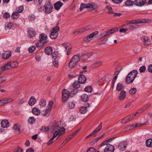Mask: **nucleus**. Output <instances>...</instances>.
<instances>
[{
	"label": "nucleus",
	"instance_id": "obj_49",
	"mask_svg": "<svg viewBox=\"0 0 152 152\" xmlns=\"http://www.w3.org/2000/svg\"><path fill=\"white\" fill-rule=\"evenodd\" d=\"M146 68L145 65L141 66L139 69V71L140 73L144 72L146 70Z\"/></svg>",
	"mask_w": 152,
	"mask_h": 152
},
{
	"label": "nucleus",
	"instance_id": "obj_62",
	"mask_svg": "<svg viewBox=\"0 0 152 152\" xmlns=\"http://www.w3.org/2000/svg\"><path fill=\"white\" fill-rule=\"evenodd\" d=\"M53 64L54 66L56 67H57L58 66V61H53Z\"/></svg>",
	"mask_w": 152,
	"mask_h": 152
},
{
	"label": "nucleus",
	"instance_id": "obj_20",
	"mask_svg": "<svg viewBox=\"0 0 152 152\" xmlns=\"http://www.w3.org/2000/svg\"><path fill=\"white\" fill-rule=\"evenodd\" d=\"M11 56V53L7 52L3 53L1 56L2 58L4 59H7Z\"/></svg>",
	"mask_w": 152,
	"mask_h": 152
},
{
	"label": "nucleus",
	"instance_id": "obj_34",
	"mask_svg": "<svg viewBox=\"0 0 152 152\" xmlns=\"http://www.w3.org/2000/svg\"><path fill=\"white\" fill-rule=\"evenodd\" d=\"M80 54L78 53L72 57V59H74L77 63L80 60Z\"/></svg>",
	"mask_w": 152,
	"mask_h": 152
},
{
	"label": "nucleus",
	"instance_id": "obj_31",
	"mask_svg": "<svg viewBox=\"0 0 152 152\" xmlns=\"http://www.w3.org/2000/svg\"><path fill=\"white\" fill-rule=\"evenodd\" d=\"M33 113L35 115H39L40 113V111L39 109L36 107L34 108L32 110Z\"/></svg>",
	"mask_w": 152,
	"mask_h": 152
},
{
	"label": "nucleus",
	"instance_id": "obj_8",
	"mask_svg": "<svg viewBox=\"0 0 152 152\" xmlns=\"http://www.w3.org/2000/svg\"><path fill=\"white\" fill-rule=\"evenodd\" d=\"M99 32L98 31H95L87 36L86 37L84 38L83 40L84 41H90L91 40L92 38L95 36Z\"/></svg>",
	"mask_w": 152,
	"mask_h": 152
},
{
	"label": "nucleus",
	"instance_id": "obj_32",
	"mask_svg": "<svg viewBox=\"0 0 152 152\" xmlns=\"http://www.w3.org/2000/svg\"><path fill=\"white\" fill-rule=\"evenodd\" d=\"M82 101L84 102H86L89 99L88 96L86 94H84L81 97Z\"/></svg>",
	"mask_w": 152,
	"mask_h": 152
},
{
	"label": "nucleus",
	"instance_id": "obj_14",
	"mask_svg": "<svg viewBox=\"0 0 152 152\" xmlns=\"http://www.w3.org/2000/svg\"><path fill=\"white\" fill-rule=\"evenodd\" d=\"M146 0H135L134 4L137 6H142L146 3Z\"/></svg>",
	"mask_w": 152,
	"mask_h": 152
},
{
	"label": "nucleus",
	"instance_id": "obj_38",
	"mask_svg": "<svg viewBox=\"0 0 152 152\" xmlns=\"http://www.w3.org/2000/svg\"><path fill=\"white\" fill-rule=\"evenodd\" d=\"M106 9L107 10V13L110 14H113L114 12L113 11L112 9L110 6H107L106 7Z\"/></svg>",
	"mask_w": 152,
	"mask_h": 152
},
{
	"label": "nucleus",
	"instance_id": "obj_4",
	"mask_svg": "<svg viewBox=\"0 0 152 152\" xmlns=\"http://www.w3.org/2000/svg\"><path fill=\"white\" fill-rule=\"evenodd\" d=\"M45 12L46 13H50L52 11L53 6L52 4L49 2L46 3L44 6Z\"/></svg>",
	"mask_w": 152,
	"mask_h": 152
},
{
	"label": "nucleus",
	"instance_id": "obj_1",
	"mask_svg": "<svg viewBox=\"0 0 152 152\" xmlns=\"http://www.w3.org/2000/svg\"><path fill=\"white\" fill-rule=\"evenodd\" d=\"M149 20L142 19L128 20L126 21V24L123 25V27H127L128 30H130L133 31L139 27L137 24L147 23L148 22Z\"/></svg>",
	"mask_w": 152,
	"mask_h": 152
},
{
	"label": "nucleus",
	"instance_id": "obj_11",
	"mask_svg": "<svg viewBox=\"0 0 152 152\" xmlns=\"http://www.w3.org/2000/svg\"><path fill=\"white\" fill-rule=\"evenodd\" d=\"M93 5L89 3L87 4L82 3L80 5V11H82L84 8L91 9L93 8Z\"/></svg>",
	"mask_w": 152,
	"mask_h": 152
},
{
	"label": "nucleus",
	"instance_id": "obj_18",
	"mask_svg": "<svg viewBox=\"0 0 152 152\" xmlns=\"http://www.w3.org/2000/svg\"><path fill=\"white\" fill-rule=\"evenodd\" d=\"M86 80V77L84 75H80L79 77L78 80L81 83H85Z\"/></svg>",
	"mask_w": 152,
	"mask_h": 152
},
{
	"label": "nucleus",
	"instance_id": "obj_22",
	"mask_svg": "<svg viewBox=\"0 0 152 152\" xmlns=\"http://www.w3.org/2000/svg\"><path fill=\"white\" fill-rule=\"evenodd\" d=\"M52 49L50 47H48L45 50V53L47 55H49L52 53Z\"/></svg>",
	"mask_w": 152,
	"mask_h": 152
},
{
	"label": "nucleus",
	"instance_id": "obj_21",
	"mask_svg": "<svg viewBox=\"0 0 152 152\" xmlns=\"http://www.w3.org/2000/svg\"><path fill=\"white\" fill-rule=\"evenodd\" d=\"M102 64V62L101 61H97L94 62L91 65V67L93 68L98 67Z\"/></svg>",
	"mask_w": 152,
	"mask_h": 152
},
{
	"label": "nucleus",
	"instance_id": "obj_9",
	"mask_svg": "<svg viewBox=\"0 0 152 152\" xmlns=\"http://www.w3.org/2000/svg\"><path fill=\"white\" fill-rule=\"evenodd\" d=\"M102 122H101L96 129L93 131L90 134L86 137V139H87L89 138L91 136L96 134L102 128Z\"/></svg>",
	"mask_w": 152,
	"mask_h": 152
},
{
	"label": "nucleus",
	"instance_id": "obj_25",
	"mask_svg": "<svg viewBox=\"0 0 152 152\" xmlns=\"http://www.w3.org/2000/svg\"><path fill=\"white\" fill-rule=\"evenodd\" d=\"M1 124V126L3 128L7 127L9 125V122L7 120H3Z\"/></svg>",
	"mask_w": 152,
	"mask_h": 152
},
{
	"label": "nucleus",
	"instance_id": "obj_52",
	"mask_svg": "<svg viewBox=\"0 0 152 152\" xmlns=\"http://www.w3.org/2000/svg\"><path fill=\"white\" fill-rule=\"evenodd\" d=\"M151 106V104H148L146 105L141 108V110H146L149 107Z\"/></svg>",
	"mask_w": 152,
	"mask_h": 152
},
{
	"label": "nucleus",
	"instance_id": "obj_5",
	"mask_svg": "<svg viewBox=\"0 0 152 152\" xmlns=\"http://www.w3.org/2000/svg\"><path fill=\"white\" fill-rule=\"evenodd\" d=\"M59 30V28L56 26L53 29V31L50 34V37L52 39H55L58 37V32Z\"/></svg>",
	"mask_w": 152,
	"mask_h": 152
},
{
	"label": "nucleus",
	"instance_id": "obj_47",
	"mask_svg": "<svg viewBox=\"0 0 152 152\" xmlns=\"http://www.w3.org/2000/svg\"><path fill=\"white\" fill-rule=\"evenodd\" d=\"M92 88L90 86H87L85 87V91L86 92H91L92 91Z\"/></svg>",
	"mask_w": 152,
	"mask_h": 152
},
{
	"label": "nucleus",
	"instance_id": "obj_16",
	"mask_svg": "<svg viewBox=\"0 0 152 152\" xmlns=\"http://www.w3.org/2000/svg\"><path fill=\"white\" fill-rule=\"evenodd\" d=\"M126 94V92L124 90H122L120 93L118 97V99L120 100H123L125 99Z\"/></svg>",
	"mask_w": 152,
	"mask_h": 152
},
{
	"label": "nucleus",
	"instance_id": "obj_54",
	"mask_svg": "<svg viewBox=\"0 0 152 152\" xmlns=\"http://www.w3.org/2000/svg\"><path fill=\"white\" fill-rule=\"evenodd\" d=\"M54 138L52 137L48 141L47 145H50L54 142Z\"/></svg>",
	"mask_w": 152,
	"mask_h": 152
},
{
	"label": "nucleus",
	"instance_id": "obj_10",
	"mask_svg": "<svg viewBox=\"0 0 152 152\" xmlns=\"http://www.w3.org/2000/svg\"><path fill=\"white\" fill-rule=\"evenodd\" d=\"M105 149L104 152H113L115 150L114 146L111 144L105 145Z\"/></svg>",
	"mask_w": 152,
	"mask_h": 152
},
{
	"label": "nucleus",
	"instance_id": "obj_60",
	"mask_svg": "<svg viewBox=\"0 0 152 152\" xmlns=\"http://www.w3.org/2000/svg\"><path fill=\"white\" fill-rule=\"evenodd\" d=\"M118 28H115L113 29H111L110 31H111V34L114 33L115 32H116L118 31Z\"/></svg>",
	"mask_w": 152,
	"mask_h": 152
},
{
	"label": "nucleus",
	"instance_id": "obj_44",
	"mask_svg": "<svg viewBox=\"0 0 152 152\" xmlns=\"http://www.w3.org/2000/svg\"><path fill=\"white\" fill-rule=\"evenodd\" d=\"M51 110L50 108H47L43 114L46 116H48L50 115V112Z\"/></svg>",
	"mask_w": 152,
	"mask_h": 152
},
{
	"label": "nucleus",
	"instance_id": "obj_17",
	"mask_svg": "<svg viewBox=\"0 0 152 152\" xmlns=\"http://www.w3.org/2000/svg\"><path fill=\"white\" fill-rule=\"evenodd\" d=\"M11 68L10 62H8L4 65L1 66L0 69L2 71H4Z\"/></svg>",
	"mask_w": 152,
	"mask_h": 152
},
{
	"label": "nucleus",
	"instance_id": "obj_55",
	"mask_svg": "<svg viewBox=\"0 0 152 152\" xmlns=\"http://www.w3.org/2000/svg\"><path fill=\"white\" fill-rule=\"evenodd\" d=\"M68 142L65 140L63 141L62 143L60 145L59 147V149H60L62 148Z\"/></svg>",
	"mask_w": 152,
	"mask_h": 152
},
{
	"label": "nucleus",
	"instance_id": "obj_2",
	"mask_svg": "<svg viewBox=\"0 0 152 152\" xmlns=\"http://www.w3.org/2000/svg\"><path fill=\"white\" fill-rule=\"evenodd\" d=\"M39 40L38 42L36 43V46L37 47H43L48 42L47 40V35L44 34H42L39 35Z\"/></svg>",
	"mask_w": 152,
	"mask_h": 152
},
{
	"label": "nucleus",
	"instance_id": "obj_33",
	"mask_svg": "<svg viewBox=\"0 0 152 152\" xmlns=\"http://www.w3.org/2000/svg\"><path fill=\"white\" fill-rule=\"evenodd\" d=\"M36 99L33 97H31L28 101L29 104L31 106L34 105L35 103Z\"/></svg>",
	"mask_w": 152,
	"mask_h": 152
},
{
	"label": "nucleus",
	"instance_id": "obj_50",
	"mask_svg": "<svg viewBox=\"0 0 152 152\" xmlns=\"http://www.w3.org/2000/svg\"><path fill=\"white\" fill-rule=\"evenodd\" d=\"M52 58L54 59H56L58 57V53L57 52H54L52 55Z\"/></svg>",
	"mask_w": 152,
	"mask_h": 152
},
{
	"label": "nucleus",
	"instance_id": "obj_43",
	"mask_svg": "<svg viewBox=\"0 0 152 152\" xmlns=\"http://www.w3.org/2000/svg\"><path fill=\"white\" fill-rule=\"evenodd\" d=\"M75 102L74 101L70 102L69 103L68 107L69 109L73 108L75 106Z\"/></svg>",
	"mask_w": 152,
	"mask_h": 152
},
{
	"label": "nucleus",
	"instance_id": "obj_37",
	"mask_svg": "<svg viewBox=\"0 0 152 152\" xmlns=\"http://www.w3.org/2000/svg\"><path fill=\"white\" fill-rule=\"evenodd\" d=\"M148 124H149V122L148 121H146L143 124H141L140 123H136L135 124V127H139L141 126H143L145 125H147Z\"/></svg>",
	"mask_w": 152,
	"mask_h": 152
},
{
	"label": "nucleus",
	"instance_id": "obj_46",
	"mask_svg": "<svg viewBox=\"0 0 152 152\" xmlns=\"http://www.w3.org/2000/svg\"><path fill=\"white\" fill-rule=\"evenodd\" d=\"M36 47L32 45L29 48L28 51L30 53H32L35 50Z\"/></svg>",
	"mask_w": 152,
	"mask_h": 152
},
{
	"label": "nucleus",
	"instance_id": "obj_64",
	"mask_svg": "<svg viewBox=\"0 0 152 152\" xmlns=\"http://www.w3.org/2000/svg\"><path fill=\"white\" fill-rule=\"evenodd\" d=\"M23 150L20 148L18 147L14 152H23Z\"/></svg>",
	"mask_w": 152,
	"mask_h": 152
},
{
	"label": "nucleus",
	"instance_id": "obj_57",
	"mask_svg": "<svg viewBox=\"0 0 152 152\" xmlns=\"http://www.w3.org/2000/svg\"><path fill=\"white\" fill-rule=\"evenodd\" d=\"M129 122V121L127 119V118H125L124 119L122 120L121 123L122 124H125Z\"/></svg>",
	"mask_w": 152,
	"mask_h": 152
},
{
	"label": "nucleus",
	"instance_id": "obj_59",
	"mask_svg": "<svg viewBox=\"0 0 152 152\" xmlns=\"http://www.w3.org/2000/svg\"><path fill=\"white\" fill-rule=\"evenodd\" d=\"M107 39L106 38H104L100 42V44L99 45H101L104 44L105 43L106 41H107Z\"/></svg>",
	"mask_w": 152,
	"mask_h": 152
},
{
	"label": "nucleus",
	"instance_id": "obj_61",
	"mask_svg": "<svg viewBox=\"0 0 152 152\" xmlns=\"http://www.w3.org/2000/svg\"><path fill=\"white\" fill-rule=\"evenodd\" d=\"M95 149L93 147L90 148L87 150V152H95Z\"/></svg>",
	"mask_w": 152,
	"mask_h": 152
},
{
	"label": "nucleus",
	"instance_id": "obj_58",
	"mask_svg": "<svg viewBox=\"0 0 152 152\" xmlns=\"http://www.w3.org/2000/svg\"><path fill=\"white\" fill-rule=\"evenodd\" d=\"M6 80V78L4 77H0V84L5 81Z\"/></svg>",
	"mask_w": 152,
	"mask_h": 152
},
{
	"label": "nucleus",
	"instance_id": "obj_48",
	"mask_svg": "<svg viewBox=\"0 0 152 152\" xmlns=\"http://www.w3.org/2000/svg\"><path fill=\"white\" fill-rule=\"evenodd\" d=\"M28 121L29 123L33 124L35 122L36 120L34 118L31 117L28 119Z\"/></svg>",
	"mask_w": 152,
	"mask_h": 152
},
{
	"label": "nucleus",
	"instance_id": "obj_41",
	"mask_svg": "<svg viewBox=\"0 0 152 152\" xmlns=\"http://www.w3.org/2000/svg\"><path fill=\"white\" fill-rule=\"evenodd\" d=\"M53 130L55 131V132L53 137V138H55L58 135L60 136L59 133H58V130H56V129H55V126L54 127Z\"/></svg>",
	"mask_w": 152,
	"mask_h": 152
},
{
	"label": "nucleus",
	"instance_id": "obj_13",
	"mask_svg": "<svg viewBox=\"0 0 152 152\" xmlns=\"http://www.w3.org/2000/svg\"><path fill=\"white\" fill-rule=\"evenodd\" d=\"M93 54L92 53H87L84 55H82L80 56L81 60H86L89 58Z\"/></svg>",
	"mask_w": 152,
	"mask_h": 152
},
{
	"label": "nucleus",
	"instance_id": "obj_19",
	"mask_svg": "<svg viewBox=\"0 0 152 152\" xmlns=\"http://www.w3.org/2000/svg\"><path fill=\"white\" fill-rule=\"evenodd\" d=\"M63 5V3L61 1H58L54 4V8L56 10H58Z\"/></svg>",
	"mask_w": 152,
	"mask_h": 152
},
{
	"label": "nucleus",
	"instance_id": "obj_56",
	"mask_svg": "<svg viewBox=\"0 0 152 152\" xmlns=\"http://www.w3.org/2000/svg\"><path fill=\"white\" fill-rule=\"evenodd\" d=\"M23 7L22 6H20L18 7V13H21L23 11Z\"/></svg>",
	"mask_w": 152,
	"mask_h": 152
},
{
	"label": "nucleus",
	"instance_id": "obj_39",
	"mask_svg": "<svg viewBox=\"0 0 152 152\" xmlns=\"http://www.w3.org/2000/svg\"><path fill=\"white\" fill-rule=\"evenodd\" d=\"M134 4V2L131 0H128L125 3L126 5L127 6H131Z\"/></svg>",
	"mask_w": 152,
	"mask_h": 152
},
{
	"label": "nucleus",
	"instance_id": "obj_24",
	"mask_svg": "<svg viewBox=\"0 0 152 152\" xmlns=\"http://www.w3.org/2000/svg\"><path fill=\"white\" fill-rule=\"evenodd\" d=\"M141 39L142 41H143L144 44L145 45H149V39L148 37L145 36H142L141 38Z\"/></svg>",
	"mask_w": 152,
	"mask_h": 152
},
{
	"label": "nucleus",
	"instance_id": "obj_3",
	"mask_svg": "<svg viewBox=\"0 0 152 152\" xmlns=\"http://www.w3.org/2000/svg\"><path fill=\"white\" fill-rule=\"evenodd\" d=\"M138 72L136 70H134L131 71L127 75L126 78V82L127 83H132L136 77Z\"/></svg>",
	"mask_w": 152,
	"mask_h": 152
},
{
	"label": "nucleus",
	"instance_id": "obj_51",
	"mask_svg": "<svg viewBox=\"0 0 152 152\" xmlns=\"http://www.w3.org/2000/svg\"><path fill=\"white\" fill-rule=\"evenodd\" d=\"M66 49L67 50L66 54L67 55H69L70 53L71 50L72 49V48L70 46H66Z\"/></svg>",
	"mask_w": 152,
	"mask_h": 152
},
{
	"label": "nucleus",
	"instance_id": "obj_28",
	"mask_svg": "<svg viewBox=\"0 0 152 152\" xmlns=\"http://www.w3.org/2000/svg\"><path fill=\"white\" fill-rule=\"evenodd\" d=\"M13 129L15 132H17L18 134H20V127L17 124L14 125L13 127Z\"/></svg>",
	"mask_w": 152,
	"mask_h": 152
},
{
	"label": "nucleus",
	"instance_id": "obj_6",
	"mask_svg": "<svg viewBox=\"0 0 152 152\" xmlns=\"http://www.w3.org/2000/svg\"><path fill=\"white\" fill-rule=\"evenodd\" d=\"M70 96V93L67 90H63L62 92V98L63 101L66 102Z\"/></svg>",
	"mask_w": 152,
	"mask_h": 152
},
{
	"label": "nucleus",
	"instance_id": "obj_35",
	"mask_svg": "<svg viewBox=\"0 0 152 152\" xmlns=\"http://www.w3.org/2000/svg\"><path fill=\"white\" fill-rule=\"evenodd\" d=\"M124 88V86L123 84L120 83H118L117 85L116 90L118 91H122Z\"/></svg>",
	"mask_w": 152,
	"mask_h": 152
},
{
	"label": "nucleus",
	"instance_id": "obj_36",
	"mask_svg": "<svg viewBox=\"0 0 152 152\" xmlns=\"http://www.w3.org/2000/svg\"><path fill=\"white\" fill-rule=\"evenodd\" d=\"M18 12H13L11 16L12 18L13 19H16L19 17Z\"/></svg>",
	"mask_w": 152,
	"mask_h": 152
},
{
	"label": "nucleus",
	"instance_id": "obj_30",
	"mask_svg": "<svg viewBox=\"0 0 152 152\" xmlns=\"http://www.w3.org/2000/svg\"><path fill=\"white\" fill-rule=\"evenodd\" d=\"M9 62L11 68H14L18 66V63L17 61H12Z\"/></svg>",
	"mask_w": 152,
	"mask_h": 152
},
{
	"label": "nucleus",
	"instance_id": "obj_23",
	"mask_svg": "<svg viewBox=\"0 0 152 152\" xmlns=\"http://www.w3.org/2000/svg\"><path fill=\"white\" fill-rule=\"evenodd\" d=\"M77 63L74 59H72V58L69 63L68 66L69 68H72L74 67Z\"/></svg>",
	"mask_w": 152,
	"mask_h": 152
},
{
	"label": "nucleus",
	"instance_id": "obj_53",
	"mask_svg": "<svg viewBox=\"0 0 152 152\" xmlns=\"http://www.w3.org/2000/svg\"><path fill=\"white\" fill-rule=\"evenodd\" d=\"M49 129V127L43 126L40 129L41 130L44 132H46L48 131Z\"/></svg>",
	"mask_w": 152,
	"mask_h": 152
},
{
	"label": "nucleus",
	"instance_id": "obj_7",
	"mask_svg": "<svg viewBox=\"0 0 152 152\" xmlns=\"http://www.w3.org/2000/svg\"><path fill=\"white\" fill-rule=\"evenodd\" d=\"M81 83L79 82L78 80V81H75L74 83L73 84V87L75 88L76 89H75L73 91H71V94H75L77 93L78 92V90H77V89L79 88L80 86V83Z\"/></svg>",
	"mask_w": 152,
	"mask_h": 152
},
{
	"label": "nucleus",
	"instance_id": "obj_26",
	"mask_svg": "<svg viewBox=\"0 0 152 152\" xmlns=\"http://www.w3.org/2000/svg\"><path fill=\"white\" fill-rule=\"evenodd\" d=\"M28 35L31 37H33L35 35V32L34 30L32 28L29 29L28 31Z\"/></svg>",
	"mask_w": 152,
	"mask_h": 152
},
{
	"label": "nucleus",
	"instance_id": "obj_45",
	"mask_svg": "<svg viewBox=\"0 0 152 152\" xmlns=\"http://www.w3.org/2000/svg\"><path fill=\"white\" fill-rule=\"evenodd\" d=\"M137 91V89L136 88H133L129 90V93L131 94H134L136 93Z\"/></svg>",
	"mask_w": 152,
	"mask_h": 152
},
{
	"label": "nucleus",
	"instance_id": "obj_15",
	"mask_svg": "<svg viewBox=\"0 0 152 152\" xmlns=\"http://www.w3.org/2000/svg\"><path fill=\"white\" fill-rule=\"evenodd\" d=\"M55 129H56V130L58 131V132L59 133V136L62 135L65 132V129L64 128H61L57 124L55 125Z\"/></svg>",
	"mask_w": 152,
	"mask_h": 152
},
{
	"label": "nucleus",
	"instance_id": "obj_27",
	"mask_svg": "<svg viewBox=\"0 0 152 152\" xmlns=\"http://www.w3.org/2000/svg\"><path fill=\"white\" fill-rule=\"evenodd\" d=\"M115 138V137H112L108 140H107L104 142H103L100 145V146L102 147L103 146L105 145L109 144L108 143V142H110L112 140H113Z\"/></svg>",
	"mask_w": 152,
	"mask_h": 152
},
{
	"label": "nucleus",
	"instance_id": "obj_42",
	"mask_svg": "<svg viewBox=\"0 0 152 152\" xmlns=\"http://www.w3.org/2000/svg\"><path fill=\"white\" fill-rule=\"evenodd\" d=\"M80 112L83 114L86 113L87 111L86 107H82L80 109Z\"/></svg>",
	"mask_w": 152,
	"mask_h": 152
},
{
	"label": "nucleus",
	"instance_id": "obj_63",
	"mask_svg": "<svg viewBox=\"0 0 152 152\" xmlns=\"http://www.w3.org/2000/svg\"><path fill=\"white\" fill-rule=\"evenodd\" d=\"M148 70L149 72L152 73V64H150L149 66Z\"/></svg>",
	"mask_w": 152,
	"mask_h": 152
},
{
	"label": "nucleus",
	"instance_id": "obj_12",
	"mask_svg": "<svg viewBox=\"0 0 152 152\" xmlns=\"http://www.w3.org/2000/svg\"><path fill=\"white\" fill-rule=\"evenodd\" d=\"M127 143L126 142H120L118 146V148L120 151H123L126 148Z\"/></svg>",
	"mask_w": 152,
	"mask_h": 152
},
{
	"label": "nucleus",
	"instance_id": "obj_40",
	"mask_svg": "<svg viewBox=\"0 0 152 152\" xmlns=\"http://www.w3.org/2000/svg\"><path fill=\"white\" fill-rule=\"evenodd\" d=\"M46 101L44 99H42L39 103L40 105L42 107H44L46 105Z\"/></svg>",
	"mask_w": 152,
	"mask_h": 152
},
{
	"label": "nucleus",
	"instance_id": "obj_29",
	"mask_svg": "<svg viewBox=\"0 0 152 152\" xmlns=\"http://www.w3.org/2000/svg\"><path fill=\"white\" fill-rule=\"evenodd\" d=\"M146 146L148 147H152V138L147 140L145 142Z\"/></svg>",
	"mask_w": 152,
	"mask_h": 152
}]
</instances>
